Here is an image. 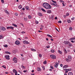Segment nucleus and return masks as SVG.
<instances>
[{
	"instance_id": "obj_1",
	"label": "nucleus",
	"mask_w": 75,
	"mask_h": 75,
	"mask_svg": "<svg viewBox=\"0 0 75 75\" xmlns=\"http://www.w3.org/2000/svg\"><path fill=\"white\" fill-rule=\"evenodd\" d=\"M42 6L45 8L46 9H50L51 8V6L49 4H48L46 3H44L42 4Z\"/></svg>"
},
{
	"instance_id": "obj_2",
	"label": "nucleus",
	"mask_w": 75,
	"mask_h": 75,
	"mask_svg": "<svg viewBox=\"0 0 75 75\" xmlns=\"http://www.w3.org/2000/svg\"><path fill=\"white\" fill-rule=\"evenodd\" d=\"M20 42H19L18 40H16L15 42V44L17 45H20Z\"/></svg>"
},
{
	"instance_id": "obj_3",
	"label": "nucleus",
	"mask_w": 75,
	"mask_h": 75,
	"mask_svg": "<svg viewBox=\"0 0 75 75\" xmlns=\"http://www.w3.org/2000/svg\"><path fill=\"white\" fill-rule=\"evenodd\" d=\"M13 61H14L15 63H17V59L16 58V57H14L13 59Z\"/></svg>"
},
{
	"instance_id": "obj_4",
	"label": "nucleus",
	"mask_w": 75,
	"mask_h": 75,
	"mask_svg": "<svg viewBox=\"0 0 75 75\" xmlns=\"http://www.w3.org/2000/svg\"><path fill=\"white\" fill-rule=\"evenodd\" d=\"M23 43L24 44H30V42H28V41H27V40H24L23 41Z\"/></svg>"
},
{
	"instance_id": "obj_5",
	"label": "nucleus",
	"mask_w": 75,
	"mask_h": 75,
	"mask_svg": "<svg viewBox=\"0 0 75 75\" xmlns=\"http://www.w3.org/2000/svg\"><path fill=\"white\" fill-rule=\"evenodd\" d=\"M50 57L52 58V59H56V56L54 55H50Z\"/></svg>"
},
{
	"instance_id": "obj_6",
	"label": "nucleus",
	"mask_w": 75,
	"mask_h": 75,
	"mask_svg": "<svg viewBox=\"0 0 75 75\" xmlns=\"http://www.w3.org/2000/svg\"><path fill=\"white\" fill-rule=\"evenodd\" d=\"M7 29H11V30H13L14 27L12 26L7 27L6 28Z\"/></svg>"
},
{
	"instance_id": "obj_7",
	"label": "nucleus",
	"mask_w": 75,
	"mask_h": 75,
	"mask_svg": "<svg viewBox=\"0 0 75 75\" xmlns=\"http://www.w3.org/2000/svg\"><path fill=\"white\" fill-rule=\"evenodd\" d=\"M64 43L65 45H68V44H70V42H69L68 41H64Z\"/></svg>"
},
{
	"instance_id": "obj_8",
	"label": "nucleus",
	"mask_w": 75,
	"mask_h": 75,
	"mask_svg": "<svg viewBox=\"0 0 75 75\" xmlns=\"http://www.w3.org/2000/svg\"><path fill=\"white\" fill-rule=\"evenodd\" d=\"M1 29L2 31H5L6 30V28L4 27H2L1 28Z\"/></svg>"
},
{
	"instance_id": "obj_9",
	"label": "nucleus",
	"mask_w": 75,
	"mask_h": 75,
	"mask_svg": "<svg viewBox=\"0 0 75 75\" xmlns=\"http://www.w3.org/2000/svg\"><path fill=\"white\" fill-rule=\"evenodd\" d=\"M9 57V55H6L5 56V58H6V59H10Z\"/></svg>"
},
{
	"instance_id": "obj_10",
	"label": "nucleus",
	"mask_w": 75,
	"mask_h": 75,
	"mask_svg": "<svg viewBox=\"0 0 75 75\" xmlns=\"http://www.w3.org/2000/svg\"><path fill=\"white\" fill-rule=\"evenodd\" d=\"M58 64H59V63H56L54 65V67H55V68H57L58 67Z\"/></svg>"
},
{
	"instance_id": "obj_11",
	"label": "nucleus",
	"mask_w": 75,
	"mask_h": 75,
	"mask_svg": "<svg viewBox=\"0 0 75 75\" xmlns=\"http://www.w3.org/2000/svg\"><path fill=\"white\" fill-rule=\"evenodd\" d=\"M5 13H6V14H8V15H10V13H9V12H8V11H7V10H5Z\"/></svg>"
},
{
	"instance_id": "obj_12",
	"label": "nucleus",
	"mask_w": 75,
	"mask_h": 75,
	"mask_svg": "<svg viewBox=\"0 0 75 75\" xmlns=\"http://www.w3.org/2000/svg\"><path fill=\"white\" fill-rule=\"evenodd\" d=\"M68 45L69 46L68 48H69V47H72V46H73V45H72V44H71V43L70 42L69 44H68Z\"/></svg>"
},
{
	"instance_id": "obj_13",
	"label": "nucleus",
	"mask_w": 75,
	"mask_h": 75,
	"mask_svg": "<svg viewBox=\"0 0 75 75\" xmlns=\"http://www.w3.org/2000/svg\"><path fill=\"white\" fill-rule=\"evenodd\" d=\"M68 65H65L63 67V68H68Z\"/></svg>"
},
{
	"instance_id": "obj_14",
	"label": "nucleus",
	"mask_w": 75,
	"mask_h": 75,
	"mask_svg": "<svg viewBox=\"0 0 75 75\" xmlns=\"http://www.w3.org/2000/svg\"><path fill=\"white\" fill-rule=\"evenodd\" d=\"M51 13V10H49L47 11V13L50 14Z\"/></svg>"
},
{
	"instance_id": "obj_15",
	"label": "nucleus",
	"mask_w": 75,
	"mask_h": 75,
	"mask_svg": "<svg viewBox=\"0 0 75 75\" xmlns=\"http://www.w3.org/2000/svg\"><path fill=\"white\" fill-rule=\"evenodd\" d=\"M27 18H24V21H25V22H26L28 20Z\"/></svg>"
},
{
	"instance_id": "obj_16",
	"label": "nucleus",
	"mask_w": 75,
	"mask_h": 75,
	"mask_svg": "<svg viewBox=\"0 0 75 75\" xmlns=\"http://www.w3.org/2000/svg\"><path fill=\"white\" fill-rule=\"evenodd\" d=\"M68 58L69 59H71L72 58L71 56H68Z\"/></svg>"
},
{
	"instance_id": "obj_17",
	"label": "nucleus",
	"mask_w": 75,
	"mask_h": 75,
	"mask_svg": "<svg viewBox=\"0 0 75 75\" xmlns=\"http://www.w3.org/2000/svg\"><path fill=\"white\" fill-rule=\"evenodd\" d=\"M3 35H0V39H3Z\"/></svg>"
},
{
	"instance_id": "obj_18",
	"label": "nucleus",
	"mask_w": 75,
	"mask_h": 75,
	"mask_svg": "<svg viewBox=\"0 0 75 75\" xmlns=\"http://www.w3.org/2000/svg\"><path fill=\"white\" fill-rule=\"evenodd\" d=\"M13 73L17 72V71H16V70L15 69H13Z\"/></svg>"
},
{
	"instance_id": "obj_19",
	"label": "nucleus",
	"mask_w": 75,
	"mask_h": 75,
	"mask_svg": "<svg viewBox=\"0 0 75 75\" xmlns=\"http://www.w3.org/2000/svg\"><path fill=\"white\" fill-rule=\"evenodd\" d=\"M75 40V38H71L69 40Z\"/></svg>"
},
{
	"instance_id": "obj_20",
	"label": "nucleus",
	"mask_w": 75,
	"mask_h": 75,
	"mask_svg": "<svg viewBox=\"0 0 75 75\" xmlns=\"http://www.w3.org/2000/svg\"><path fill=\"white\" fill-rule=\"evenodd\" d=\"M38 15H39V16H42V13H38Z\"/></svg>"
},
{
	"instance_id": "obj_21",
	"label": "nucleus",
	"mask_w": 75,
	"mask_h": 75,
	"mask_svg": "<svg viewBox=\"0 0 75 75\" xmlns=\"http://www.w3.org/2000/svg\"><path fill=\"white\" fill-rule=\"evenodd\" d=\"M68 75H73V74L72 73V72H69L68 73Z\"/></svg>"
},
{
	"instance_id": "obj_22",
	"label": "nucleus",
	"mask_w": 75,
	"mask_h": 75,
	"mask_svg": "<svg viewBox=\"0 0 75 75\" xmlns=\"http://www.w3.org/2000/svg\"><path fill=\"white\" fill-rule=\"evenodd\" d=\"M47 35L49 37H50V38H52V36H51V35L49 34H47Z\"/></svg>"
},
{
	"instance_id": "obj_23",
	"label": "nucleus",
	"mask_w": 75,
	"mask_h": 75,
	"mask_svg": "<svg viewBox=\"0 0 75 75\" xmlns=\"http://www.w3.org/2000/svg\"><path fill=\"white\" fill-rule=\"evenodd\" d=\"M28 18H29V19H31V18H32V17L30 16L29 15L28 16Z\"/></svg>"
},
{
	"instance_id": "obj_24",
	"label": "nucleus",
	"mask_w": 75,
	"mask_h": 75,
	"mask_svg": "<svg viewBox=\"0 0 75 75\" xmlns=\"http://www.w3.org/2000/svg\"><path fill=\"white\" fill-rule=\"evenodd\" d=\"M41 10L42 11H43V12H46L45 10V9H44V8H42Z\"/></svg>"
},
{
	"instance_id": "obj_25",
	"label": "nucleus",
	"mask_w": 75,
	"mask_h": 75,
	"mask_svg": "<svg viewBox=\"0 0 75 75\" xmlns=\"http://www.w3.org/2000/svg\"><path fill=\"white\" fill-rule=\"evenodd\" d=\"M18 8L20 9H21V8H22V6H21V5H19L18 6Z\"/></svg>"
},
{
	"instance_id": "obj_26",
	"label": "nucleus",
	"mask_w": 75,
	"mask_h": 75,
	"mask_svg": "<svg viewBox=\"0 0 75 75\" xmlns=\"http://www.w3.org/2000/svg\"><path fill=\"white\" fill-rule=\"evenodd\" d=\"M12 25H13V26H14V27H17V25H15L13 23Z\"/></svg>"
},
{
	"instance_id": "obj_27",
	"label": "nucleus",
	"mask_w": 75,
	"mask_h": 75,
	"mask_svg": "<svg viewBox=\"0 0 75 75\" xmlns=\"http://www.w3.org/2000/svg\"><path fill=\"white\" fill-rule=\"evenodd\" d=\"M37 71H41V69H40V68L38 67L37 68Z\"/></svg>"
},
{
	"instance_id": "obj_28",
	"label": "nucleus",
	"mask_w": 75,
	"mask_h": 75,
	"mask_svg": "<svg viewBox=\"0 0 75 75\" xmlns=\"http://www.w3.org/2000/svg\"><path fill=\"white\" fill-rule=\"evenodd\" d=\"M67 22L69 23H71V21L70 20H67Z\"/></svg>"
},
{
	"instance_id": "obj_29",
	"label": "nucleus",
	"mask_w": 75,
	"mask_h": 75,
	"mask_svg": "<svg viewBox=\"0 0 75 75\" xmlns=\"http://www.w3.org/2000/svg\"><path fill=\"white\" fill-rule=\"evenodd\" d=\"M31 50L32 51H36V50L34 49H31Z\"/></svg>"
},
{
	"instance_id": "obj_30",
	"label": "nucleus",
	"mask_w": 75,
	"mask_h": 75,
	"mask_svg": "<svg viewBox=\"0 0 75 75\" xmlns=\"http://www.w3.org/2000/svg\"><path fill=\"white\" fill-rule=\"evenodd\" d=\"M51 52L52 53H54L55 52V50H51Z\"/></svg>"
},
{
	"instance_id": "obj_31",
	"label": "nucleus",
	"mask_w": 75,
	"mask_h": 75,
	"mask_svg": "<svg viewBox=\"0 0 75 75\" xmlns=\"http://www.w3.org/2000/svg\"><path fill=\"white\" fill-rule=\"evenodd\" d=\"M29 8V7H28V6H26L25 7V8L26 9V10H28V8Z\"/></svg>"
},
{
	"instance_id": "obj_32",
	"label": "nucleus",
	"mask_w": 75,
	"mask_h": 75,
	"mask_svg": "<svg viewBox=\"0 0 75 75\" xmlns=\"http://www.w3.org/2000/svg\"><path fill=\"white\" fill-rule=\"evenodd\" d=\"M53 6H57V4L56 3L54 4L53 3Z\"/></svg>"
},
{
	"instance_id": "obj_33",
	"label": "nucleus",
	"mask_w": 75,
	"mask_h": 75,
	"mask_svg": "<svg viewBox=\"0 0 75 75\" xmlns=\"http://www.w3.org/2000/svg\"><path fill=\"white\" fill-rule=\"evenodd\" d=\"M65 60L67 61V62H68L70 60L69 59H66Z\"/></svg>"
},
{
	"instance_id": "obj_34",
	"label": "nucleus",
	"mask_w": 75,
	"mask_h": 75,
	"mask_svg": "<svg viewBox=\"0 0 75 75\" xmlns=\"http://www.w3.org/2000/svg\"><path fill=\"white\" fill-rule=\"evenodd\" d=\"M2 67H3V68H5V69H6V66L3 65V66H2Z\"/></svg>"
},
{
	"instance_id": "obj_35",
	"label": "nucleus",
	"mask_w": 75,
	"mask_h": 75,
	"mask_svg": "<svg viewBox=\"0 0 75 75\" xmlns=\"http://www.w3.org/2000/svg\"><path fill=\"white\" fill-rule=\"evenodd\" d=\"M4 47H5L6 48H7V47H8V46L7 45H4Z\"/></svg>"
},
{
	"instance_id": "obj_36",
	"label": "nucleus",
	"mask_w": 75,
	"mask_h": 75,
	"mask_svg": "<svg viewBox=\"0 0 75 75\" xmlns=\"http://www.w3.org/2000/svg\"><path fill=\"white\" fill-rule=\"evenodd\" d=\"M42 68L43 70H45V67H44V66H42Z\"/></svg>"
},
{
	"instance_id": "obj_37",
	"label": "nucleus",
	"mask_w": 75,
	"mask_h": 75,
	"mask_svg": "<svg viewBox=\"0 0 75 75\" xmlns=\"http://www.w3.org/2000/svg\"><path fill=\"white\" fill-rule=\"evenodd\" d=\"M64 53L67 54V50L66 49H64Z\"/></svg>"
},
{
	"instance_id": "obj_38",
	"label": "nucleus",
	"mask_w": 75,
	"mask_h": 75,
	"mask_svg": "<svg viewBox=\"0 0 75 75\" xmlns=\"http://www.w3.org/2000/svg\"><path fill=\"white\" fill-rule=\"evenodd\" d=\"M20 25H21H21H22V26H23V27H24V25H23V24L21 23H20Z\"/></svg>"
},
{
	"instance_id": "obj_39",
	"label": "nucleus",
	"mask_w": 75,
	"mask_h": 75,
	"mask_svg": "<svg viewBox=\"0 0 75 75\" xmlns=\"http://www.w3.org/2000/svg\"><path fill=\"white\" fill-rule=\"evenodd\" d=\"M58 52L59 54H62V52H61V51H60L59 50Z\"/></svg>"
},
{
	"instance_id": "obj_40",
	"label": "nucleus",
	"mask_w": 75,
	"mask_h": 75,
	"mask_svg": "<svg viewBox=\"0 0 75 75\" xmlns=\"http://www.w3.org/2000/svg\"><path fill=\"white\" fill-rule=\"evenodd\" d=\"M35 23L36 24H38V21H36Z\"/></svg>"
},
{
	"instance_id": "obj_41",
	"label": "nucleus",
	"mask_w": 75,
	"mask_h": 75,
	"mask_svg": "<svg viewBox=\"0 0 75 75\" xmlns=\"http://www.w3.org/2000/svg\"><path fill=\"white\" fill-rule=\"evenodd\" d=\"M22 68H23V69H25V67L23 65L21 66Z\"/></svg>"
},
{
	"instance_id": "obj_42",
	"label": "nucleus",
	"mask_w": 75,
	"mask_h": 75,
	"mask_svg": "<svg viewBox=\"0 0 75 75\" xmlns=\"http://www.w3.org/2000/svg\"><path fill=\"white\" fill-rule=\"evenodd\" d=\"M43 64H47V61H45L43 62Z\"/></svg>"
},
{
	"instance_id": "obj_43",
	"label": "nucleus",
	"mask_w": 75,
	"mask_h": 75,
	"mask_svg": "<svg viewBox=\"0 0 75 75\" xmlns=\"http://www.w3.org/2000/svg\"><path fill=\"white\" fill-rule=\"evenodd\" d=\"M67 71H72V69H68Z\"/></svg>"
},
{
	"instance_id": "obj_44",
	"label": "nucleus",
	"mask_w": 75,
	"mask_h": 75,
	"mask_svg": "<svg viewBox=\"0 0 75 75\" xmlns=\"http://www.w3.org/2000/svg\"><path fill=\"white\" fill-rule=\"evenodd\" d=\"M50 68L51 69H54V68H53V67H52V66H50Z\"/></svg>"
},
{
	"instance_id": "obj_45",
	"label": "nucleus",
	"mask_w": 75,
	"mask_h": 75,
	"mask_svg": "<svg viewBox=\"0 0 75 75\" xmlns=\"http://www.w3.org/2000/svg\"><path fill=\"white\" fill-rule=\"evenodd\" d=\"M15 15L16 16H18V14L17 13H15Z\"/></svg>"
},
{
	"instance_id": "obj_46",
	"label": "nucleus",
	"mask_w": 75,
	"mask_h": 75,
	"mask_svg": "<svg viewBox=\"0 0 75 75\" xmlns=\"http://www.w3.org/2000/svg\"><path fill=\"white\" fill-rule=\"evenodd\" d=\"M6 54H11L10 52H6Z\"/></svg>"
},
{
	"instance_id": "obj_47",
	"label": "nucleus",
	"mask_w": 75,
	"mask_h": 75,
	"mask_svg": "<svg viewBox=\"0 0 75 75\" xmlns=\"http://www.w3.org/2000/svg\"><path fill=\"white\" fill-rule=\"evenodd\" d=\"M52 1L53 2V3H57V2L55 1H54L53 0H52Z\"/></svg>"
},
{
	"instance_id": "obj_48",
	"label": "nucleus",
	"mask_w": 75,
	"mask_h": 75,
	"mask_svg": "<svg viewBox=\"0 0 75 75\" xmlns=\"http://www.w3.org/2000/svg\"><path fill=\"white\" fill-rule=\"evenodd\" d=\"M39 56L40 57H42V55L40 54H39Z\"/></svg>"
},
{
	"instance_id": "obj_49",
	"label": "nucleus",
	"mask_w": 75,
	"mask_h": 75,
	"mask_svg": "<svg viewBox=\"0 0 75 75\" xmlns=\"http://www.w3.org/2000/svg\"><path fill=\"white\" fill-rule=\"evenodd\" d=\"M1 3H4V0H1Z\"/></svg>"
},
{
	"instance_id": "obj_50",
	"label": "nucleus",
	"mask_w": 75,
	"mask_h": 75,
	"mask_svg": "<svg viewBox=\"0 0 75 75\" xmlns=\"http://www.w3.org/2000/svg\"><path fill=\"white\" fill-rule=\"evenodd\" d=\"M58 23H62V21H58Z\"/></svg>"
},
{
	"instance_id": "obj_51",
	"label": "nucleus",
	"mask_w": 75,
	"mask_h": 75,
	"mask_svg": "<svg viewBox=\"0 0 75 75\" xmlns=\"http://www.w3.org/2000/svg\"><path fill=\"white\" fill-rule=\"evenodd\" d=\"M64 71H68V69H64Z\"/></svg>"
},
{
	"instance_id": "obj_52",
	"label": "nucleus",
	"mask_w": 75,
	"mask_h": 75,
	"mask_svg": "<svg viewBox=\"0 0 75 75\" xmlns=\"http://www.w3.org/2000/svg\"><path fill=\"white\" fill-rule=\"evenodd\" d=\"M66 15V16H69V13H67Z\"/></svg>"
},
{
	"instance_id": "obj_53",
	"label": "nucleus",
	"mask_w": 75,
	"mask_h": 75,
	"mask_svg": "<svg viewBox=\"0 0 75 75\" xmlns=\"http://www.w3.org/2000/svg\"><path fill=\"white\" fill-rule=\"evenodd\" d=\"M72 30V27H70L69 28V30Z\"/></svg>"
},
{
	"instance_id": "obj_54",
	"label": "nucleus",
	"mask_w": 75,
	"mask_h": 75,
	"mask_svg": "<svg viewBox=\"0 0 75 75\" xmlns=\"http://www.w3.org/2000/svg\"><path fill=\"white\" fill-rule=\"evenodd\" d=\"M50 40L51 41H54V39H53L52 38H51L50 39Z\"/></svg>"
},
{
	"instance_id": "obj_55",
	"label": "nucleus",
	"mask_w": 75,
	"mask_h": 75,
	"mask_svg": "<svg viewBox=\"0 0 75 75\" xmlns=\"http://www.w3.org/2000/svg\"><path fill=\"white\" fill-rule=\"evenodd\" d=\"M21 33L22 34H24V33H25V31H23V32H21Z\"/></svg>"
},
{
	"instance_id": "obj_56",
	"label": "nucleus",
	"mask_w": 75,
	"mask_h": 75,
	"mask_svg": "<svg viewBox=\"0 0 75 75\" xmlns=\"http://www.w3.org/2000/svg\"><path fill=\"white\" fill-rule=\"evenodd\" d=\"M62 4L63 6H65V4H64V3H62Z\"/></svg>"
},
{
	"instance_id": "obj_57",
	"label": "nucleus",
	"mask_w": 75,
	"mask_h": 75,
	"mask_svg": "<svg viewBox=\"0 0 75 75\" xmlns=\"http://www.w3.org/2000/svg\"><path fill=\"white\" fill-rule=\"evenodd\" d=\"M25 40H28V38L27 37H25Z\"/></svg>"
},
{
	"instance_id": "obj_58",
	"label": "nucleus",
	"mask_w": 75,
	"mask_h": 75,
	"mask_svg": "<svg viewBox=\"0 0 75 75\" xmlns=\"http://www.w3.org/2000/svg\"><path fill=\"white\" fill-rule=\"evenodd\" d=\"M27 70H24L23 71V72H26Z\"/></svg>"
},
{
	"instance_id": "obj_59",
	"label": "nucleus",
	"mask_w": 75,
	"mask_h": 75,
	"mask_svg": "<svg viewBox=\"0 0 75 75\" xmlns=\"http://www.w3.org/2000/svg\"><path fill=\"white\" fill-rule=\"evenodd\" d=\"M55 29L57 31H58V32H59V30H58V29H57V28H55Z\"/></svg>"
},
{
	"instance_id": "obj_60",
	"label": "nucleus",
	"mask_w": 75,
	"mask_h": 75,
	"mask_svg": "<svg viewBox=\"0 0 75 75\" xmlns=\"http://www.w3.org/2000/svg\"><path fill=\"white\" fill-rule=\"evenodd\" d=\"M15 73V75H17V72H16Z\"/></svg>"
},
{
	"instance_id": "obj_61",
	"label": "nucleus",
	"mask_w": 75,
	"mask_h": 75,
	"mask_svg": "<svg viewBox=\"0 0 75 75\" xmlns=\"http://www.w3.org/2000/svg\"><path fill=\"white\" fill-rule=\"evenodd\" d=\"M55 20H57L58 19V18H57V17H55Z\"/></svg>"
},
{
	"instance_id": "obj_62",
	"label": "nucleus",
	"mask_w": 75,
	"mask_h": 75,
	"mask_svg": "<svg viewBox=\"0 0 75 75\" xmlns=\"http://www.w3.org/2000/svg\"><path fill=\"white\" fill-rule=\"evenodd\" d=\"M74 18L73 17V18H71V20H74Z\"/></svg>"
},
{
	"instance_id": "obj_63",
	"label": "nucleus",
	"mask_w": 75,
	"mask_h": 75,
	"mask_svg": "<svg viewBox=\"0 0 75 75\" xmlns=\"http://www.w3.org/2000/svg\"><path fill=\"white\" fill-rule=\"evenodd\" d=\"M22 10H25V8H23L22 9Z\"/></svg>"
},
{
	"instance_id": "obj_64",
	"label": "nucleus",
	"mask_w": 75,
	"mask_h": 75,
	"mask_svg": "<svg viewBox=\"0 0 75 75\" xmlns=\"http://www.w3.org/2000/svg\"><path fill=\"white\" fill-rule=\"evenodd\" d=\"M49 70H50V71H52V69H49Z\"/></svg>"
}]
</instances>
